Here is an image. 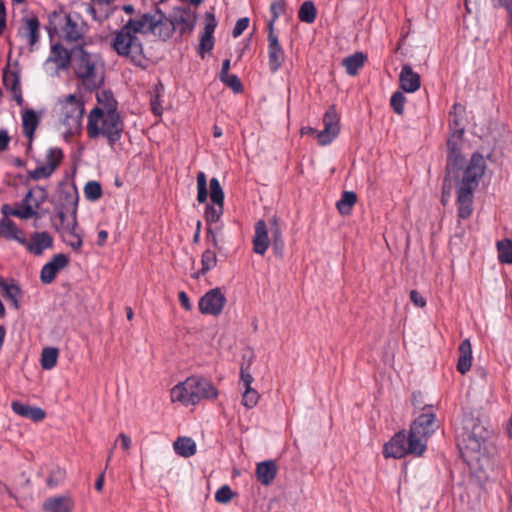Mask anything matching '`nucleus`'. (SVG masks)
Here are the masks:
<instances>
[{
	"label": "nucleus",
	"instance_id": "obj_1",
	"mask_svg": "<svg viewBox=\"0 0 512 512\" xmlns=\"http://www.w3.org/2000/svg\"><path fill=\"white\" fill-rule=\"evenodd\" d=\"M148 34L164 42L173 36V26L159 8L153 12L138 11L135 16L130 17L113 33L111 46L119 56L126 57L134 65L144 68L147 59L139 35Z\"/></svg>",
	"mask_w": 512,
	"mask_h": 512
},
{
	"label": "nucleus",
	"instance_id": "obj_2",
	"mask_svg": "<svg viewBox=\"0 0 512 512\" xmlns=\"http://www.w3.org/2000/svg\"><path fill=\"white\" fill-rule=\"evenodd\" d=\"M486 164L484 157L475 152L472 154L471 159L465 169L461 172V178H456L454 174H448L445 171V176L442 184L441 203L447 205L450 200L452 192V178L457 180L456 194L458 204V217L461 219H468L473 213V199L474 191L479 185V181L484 175Z\"/></svg>",
	"mask_w": 512,
	"mask_h": 512
},
{
	"label": "nucleus",
	"instance_id": "obj_3",
	"mask_svg": "<svg viewBox=\"0 0 512 512\" xmlns=\"http://www.w3.org/2000/svg\"><path fill=\"white\" fill-rule=\"evenodd\" d=\"M72 68L85 91L94 92L104 84L105 63L99 53L88 51L85 45L74 46Z\"/></svg>",
	"mask_w": 512,
	"mask_h": 512
},
{
	"label": "nucleus",
	"instance_id": "obj_4",
	"mask_svg": "<svg viewBox=\"0 0 512 512\" xmlns=\"http://www.w3.org/2000/svg\"><path fill=\"white\" fill-rule=\"evenodd\" d=\"M456 442L460 452L471 459L479 460L488 437L487 429L472 414H463L455 428Z\"/></svg>",
	"mask_w": 512,
	"mask_h": 512
},
{
	"label": "nucleus",
	"instance_id": "obj_5",
	"mask_svg": "<svg viewBox=\"0 0 512 512\" xmlns=\"http://www.w3.org/2000/svg\"><path fill=\"white\" fill-rule=\"evenodd\" d=\"M124 131V122L118 111H104L99 107L92 109L88 115L87 134L95 139L100 135L105 137L109 146L121 139Z\"/></svg>",
	"mask_w": 512,
	"mask_h": 512
},
{
	"label": "nucleus",
	"instance_id": "obj_6",
	"mask_svg": "<svg viewBox=\"0 0 512 512\" xmlns=\"http://www.w3.org/2000/svg\"><path fill=\"white\" fill-rule=\"evenodd\" d=\"M219 392L214 384L207 378L191 376L171 389L172 402L195 405L202 400L216 399Z\"/></svg>",
	"mask_w": 512,
	"mask_h": 512
},
{
	"label": "nucleus",
	"instance_id": "obj_7",
	"mask_svg": "<svg viewBox=\"0 0 512 512\" xmlns=\"http://www.w3.org/2000/svg\"><path fill=\"white\" fill-rule=\"evenodd\" d=\"M425 452V446L419 440L414 439L411 430L396 433L383 447L385 458L400 459L406 455L421 456Z\"/></svg>",
	"mask_w": 512,
	"mask_h": 512
},
{
	"label": "nucleus",
	"instance_id": "obj_8",
	"mask_svg": "<svg viewBox=\"0 0 512 512\" xmlns=\"http://www.w3.org/2000/svg\"><path fill=\"white\" fill-rule=\"evenodd\" d=\"M88 32V24L77 12L59 15L58 35L61 39L77 45H85V35Z\"/></svg>",
	"mask_w": 512,
	"mask_h": 512
},
{
	"label": "nucleus",
	"instance_id": "obj_9",
	"mask_svg": "<svg viewBox=\"0 0 512 512\" xmlns=\"http://www.w3.org/2000/svg\"><path fill=\"white\" fill-rule=\"evenodd\" d=\"M437 427L433 406L426 405L423 407V412L412 422L410 430L414 439L419 440L426 447L427 439L435 432Z\"/></svg>",
	"mask_w": 512,
	"mask_h": 512
},
{
	"label": "nucleus",
	"instance_id": "obj_10",
	"mask_svg": "<svg viewBox=\"0 0 512 512\" xmlns=\"http://www.w3.org/2000/svg\"><path fill=\"white\" fill-rule=\"evenodd\" d=\"M62 123L69 133L77 130L81 126L84 115V103L77 99L74 94L65 97L62 102Z\"/></svg>",
	"mask_w": 512,
	"mask_h": 512
},
{
	"label": "nucleus",
	"instance_id": "obj_11",
	"mask_svg": "<svg viewBox=\"0 0 512 512\" xmlns=\"http://www.w3.org/2000/svg\"><path fill=\"white\" fill-rule=\"evenodd\" d=\"M462 137L451 134L447 140V160L445 170L448 174H454L459 178L465 164V158L461 154Z\"/></svg>",
	"mask_w": 512,
	"mask_h": 512
},
{
	"label": "nucleus",
	"instance_id": "obj_12",
	"mask_svg": "<svg viewBox=\"0 0 512 512\" xmlns=\"http://www.w3.org/2000/svg\"><path fill=\"white\" fill-rule=\"evenodd\" d=\"M323 130L317 132V140L320 145L330 144L340 132L339 116L334 105L330 106L323 116Z\"/></svg>",
	"mask_w": 512,
	"mask_h": 512
},
{
	"label": "nucleus",
	"instance_id": "obj_13",
	"mask_svg": "<svg viewBox=\"0 0 512 512\" xmlns=\"http://www.w3.org/2000/svg\"><path fill=\"white\" fill-rule=\"evenodd\" d=\"M226 297L220 288L207 291L199 300V310L202 314L218 316L226 304Z\"/></svg>",
	"mask_w": 512,
	"mask_h": 512
},
{
	"label": "nucleus",
	"instance_id": "obj_14",
	"mask_svg": "<svg viewBox=\"0 0 512 512\" xmlns=\"http://www.w3.org/2000/svg\"><path fill=\"white\" fill-rule=\"evenodd\" d=\"M167 21L172 24L173 33L178 29L180 34H185L193 31L197 15L189 8H175L172 16H167Z\"/></svg>",
	"mask_w": 512,
	"mask_h": 512
},
{
	"label": "nucleus",
	"instance_id": "obj_15",
	"mask_svg": "<svg viewBox=\"0 0 512 512\" xmlns=\"http://www.w3.org/2000/svg\"><path fill=\"white\" fill-rule=\"evenodd\" d=\"M56 197L58 206L65 208L67 212H71L72 217L76 218L79 200L76 186L60 184Z\"/></svg>",
	"mask_w": 512,
	"mask_h": 512
},
{
	"label": "nucleus",
	"instance_id": "obj_16",
	"mask_svg": "<svg viewBox=\"0 0 512 512\" xmlns=\"http://www.w3.org/2000/svg\"><path fill=\"white\" fill-rule=\"evenodd\" d=\"M69 265V257L66 254L59 253L54 255L41 269L40 280L43 284L52 283L57 274Z\"/></svg>",
	"mask_w": 512,
	"mask_h": 512
},
{
	"label": "nucleus",
	"instance_id": "obj_17",
	"mask_svg": "<svg viewBox=\"0 0 512 512\" xmlns=\"http://www.w3.org/2000/svg\"><path fill=\"white\" fill-rule=\"evenodd\" d=\"M268 58L269 69L272 73L279 70L285 59L284 51L274 31L268 32Z\"/></svg>",
	"mask_w": 512,
	"mask_h": 512
},
{
	"label": "nucleus",
	"instance_id": "obj_18",
	"mask_svg": "<svg viewBox=\"0 0 512 512\" xmlns=\"http://www.w3.org/2000/svg\"><path fill=\"white\" fill-rule=\"evenodd\" d=\"M206 24L203 30V33L200 38V43L198 46V54L201 58L205 57L207 52H210L214 47V36L213 33L217 26V22L215 19V15L211 12H207L205 15Z\"/></svg>",
	"mask_w": 512,
	"mask_h": 512
},
{
	"label": "nucleus",
	"instance_id": "obj_19",
	"mask_svg": "<svg viewBox=\"0 0 512 512\" xmlns=\"http://www.w3.org/2000/svg\"><path fill=\"white\" fill-rule=\"evenodd\" d=\"M53 237L48 232H34L27 240L25 248L32 254L40 256L53 246Z\"/></svg>",
	"mask_w": 512,
	"mask_h": 512
},
{
	"label": "nucleus",
	"instance_id": "obj_20",
	"mask_svg": "<svg viewBox=\"0 0 512 512\" xmlns=\"http://www.w3.org/2000/svg\"><path fill=\"white\" fill-rule=\"evenodd\" d=\"M399 83L402 90L413 93L421 86L420 75L413 71L410 64H404L399 75Z\"/></svg>",
	"mask_w": 512,
	"mask_h": 512
},
{
	"label": "nucleus",
	"instance_id": "obj_21",
	"mask_svg": "<svg viewBox=\"0 0 512 512\" xmlns=\"http://www.w3.org/2000/svg\"><path fill=\"white\" fill-rule=\"evenodd\" d=\"M49 60L55 62L60 69H68L74 61V47L69 51L61 43L52 45Z\"/></svg>",
	"mask_w": 512,
	"mask_h": 512
},
{
	"label": "nucleus",
	"instance_id": "obj_22",
	"mask_svg": "<svg viewBox=\"0 0 512 512\" xmlns=\"http://www.w3.org/2000/svg\"><path fill=\"white\" fill-rule=\"evenodd\" d=\"M45 512H72L74 501L68 495L47 498L42 505Z\"/></svg>",
	"mask_w": 512,
	"mask_h": 512
},
{
	"label": "nucleus",
	"instance_id": "obj_23",
	"mask_svg": "<svg viewBox=\"0 0 512 512\" xmlns=\"http://www.w3.org/2000/svg\"><path fill=\"white\" fill-rule=\"evenodd\" d=\"M268 229L266 222L262 219L255 224V234L253 237V251L256 254L264 255L269 247Z\"/></svg>",
	"mask_w": 512,
	"mask_h": 512
},
{
	"label": "nucleus",
	"instance_id": "obj_24",
	"mask_svg": "<svg viewBox=\"0 0 512 512\" xmlns=\"http://www.w3.org/2000/svg\"><path fill=\"white\" fill-rule=\"evenodd\" d=\"M11 409L15 414L34 422H41L46 416V413L42 408L34 407L19 401H13L11 403Z\"/></svg>",
	"mask_w": 512,
	"mask_h": 512
},
{
	"label": "nucleus",
	"instance_id": "obj_25",
	"mask_svg": "<svg viewBox=\"0 0 512 512\" xmlns=\"http://www.w3.org/2000/svg\"><path fill=\"white\" fill-rule=\"evenodd\" d=\"M3 84L7 90L12 92L13 99L17 104L20 106L23 105L24 99L22 96L19 74L15 71L9 70L8 67L5 68L3 71Z\"/></svg>",
	"mask_w": 512,
	"mask_h": 512
},
{
	"label": "nucleus",
	"instance_id": "obj_26",
	"mask_svg": "<svg viewBox=\"0 0 512 512\" xmlns=\"http://www.w3.org/2000/svg\"><path fill=\"white\" fill-rule=\"evenodd\" d=\"M23 24L19 29V35L27 39L30 46L35 45L39 40L40 22L36 16L23 18Z\"/></svg>",
	"mask_w": 512,
	"mask_h": 512
},
{
	"label": "nucleus",
	"instance_id": "obj_27",
	"mask_svg": "<svg viewBox=\"0 0 512 512\" xmlns=\"http://www.w3.org/2000/svg\"><path fill=\"white\" fill-rule=\"evenodd\" d=\"M277 471L276 462L274 460H266L257 464L255 475L262 485L269 486L274 481Z\"/></svg>",
	"mask_w": 512,
	"mask_h": 512
},
{
	"label": "nucleus",
	"instance_id": "obj_28",
	"mask_svg": "<svg viewBox=\"0 0 512 512\" xmlns=\"http://www.w3.org/2000/svg\"><path fill=\"white\" fill-rule=\"evenodd\" d=\"M40 124V118L33 109H26L22 113V130L23 134L29 139L27 150L32 147L34 133Z\"/></svg>",
	"mask_w": 512,
	"mask_h": 512
},
{
	"label": "nucleus",
	"instance_id": "obj_29",
	"mask_svg": "<svg viewBox=\"0 0 512 512\" xmlns=\"http://www.w3.org/2000/svg\"><path fill=\"white\" fill-rule=\"evenodd\" d=\"M464 113L465 108L460 104H454L452 107V111H450L449 115V128L451 134L463 136L465 127H464Z\"/></svg>",
	"mask_w": 512,
	"mask_h": 512
},
{
	"label": "nucleus",
	"instance_id": "obj_30",
	"mask_svg": "<svg viewBox=\"0 0 512 512\" xmlns=\"http://www.w3.org/2000/svg\"><path fill=\"white\" fill-rule=\"evenodd\" d=\"M458 351L457 370L461 374H465L470 370L472 365V347L469 339H465L460 343Z\"/></svg>",
	"mask_w": 512,
	"mask_h": 512
},
{
	"label": "nucleus",
	"instance_id": "obj_31",
	"mask_svg": "<svg viewBox=\"0 0 512 512\" xmlns=\"http://www.w3.org/2000/svg\"><path fill=\"white\" fill-rule=\"evenodd\" d=\"M77 220L76 218L72 217L71 222H67L66 225V233L67 236L64 238V241L69 245L73 250L78 251L82 245V235L80 232L77 231Z\"/></svg>",
	"mask_w": 512,
	"mask_h": 512
},
{
	"label": "nucleus",
	"instance_id": "obj_32",
	"mask_svg": "<svg viewBox=\"0 0 512 512\" xmlns=\"http://www.w3.org/2000/svg\"><path fill=\"white\" fill-rule=\"evenodd\" d=\"M366 59L367 57L363 52H355L345 57L342 60V65L345 67L348 75L355 76L358 74L359 69L364 66Z\"/></svg>",
	"mask_w": 512,
	"mask_h": 512
},
{
	"label": "nucleus",
	"instance_id": "obj_33",
	"mask_svg": "<svg viewBox=\"0 0 512 512\" xmlns=\"http://www.w3.org/2000/svg\"><path fill=\"white\" fill-rule=\"evenodd\" d=\"M175 452L185 458L193 456L196 453V444L189 437H178L173 444Z\"/></svg>",
	"mask_w": 512,
	"mask_h": 512
},
{
	"label": "nucleus",
	"instance_id": "obj_34",
	"mask_svg": "<svg viewBox=\"0 0 512 512\" xmlns=\"http://www.w3.org/2000/svg\"><path fill=\"white\" fill-rule=\"evenodd\" d=\"M357 202V195L353 191H344L336 207L341 215H349Z\"/></svg>",
	"mask_w": 512,
	"mask_h": 512
},
{
	"label": "nucleus",
	"instance_id": "obj_35",
	"mask_svg": "<svg viewBox=\"0 0 512 512\" xmlns=\"http://www.w3.org/2000/svg\"><path fill=\"white\" fill-rule=\"evenodd\" d=\"M2 296L11 303L15 309H19V299L22 296L21 288L17 284H7L4 282Z\"/></svg>",
	"mask_w": 512,
	"mask_h": 512
},
{
	"label": "nucleus",
	"instance_id": "obj_36",
	"mask_svg": "<svg viewBox=\"0 0 512 512\" xmlns=\"http://www.w3.org/2000/svg\"><path fill=\"white\" fill-rule=\"evenodd\" d=\"M217 264V256L215 251L206 249L201 256L202 268L197 273L193 274V278H199L200 275H205L208 271L213 269Z\"/></svg>",
	"mask_w": 512,
	"mask_h": 512
},
{
	"label": "nucleus",
	"instance_id": "obj_37",
	"mask_svg": "<svg viewBox=\"0 0 512 512\" xmlns=\"http://www.w3.org/2000/svg\"><path fill=\"white\" fill-rule=\"evenodd\" d=\"M55 171V166L40 165L34 170L28 171V176L23 180L25 186L29 185V181L32 179L38 181L42 178H49Z\"/></svg>",
	"mask_w": 512,
	"mask_h": 512
},
{
	"label": "nucleus",
	"instance_id": "obj_38",
	"mask_svg": "<svg viewBox=\"0 0 512 512\" xmlns=\"http://www.w3.org/2000/svg\"><path fill=\"white\" fill-rule=\"evenodd\" d=\"M316 16L317 10L314 3L310 0L303 2L298 11V18L300 21L311 24L315 21Z\"/></svg>",
	"mask_w": 512,
	"mask_h": 512
},
{
	"label": "nucleus",
	"instance_id": "obj_39",
	"mask_svg": "<svg viewBox=\"0 0 512 512\" xmlns=\"http://www.w3.org/2000/svg\"><path fill=\"white\" fill-rule=\"evenodd\" d=\"M224 205L223 204H208L205 208V221L207 227H212L213 223L219 222L221 216L223 215Z\"/></svg>",
	"mask_w": 512,
	"mask_h": 512
},
{
	"label": "nucleus",
	"instance_id": "obj_40",
	"mask_svg": "<svg viewBox=\"0 0 512 512\" xmlns=\"http://www.w3.org/2000/svg\"><path fill=\"white\" fill-rule=\"evenodd\" d=\"M59 351L55 347H45L41 353V366L43 369L50 370L57 364Z\"/></svg>",
	"mask_w": 512,
	"mask_h": 512
},
{
	"label": "nucleus",
	"instance_id": "obj_41",
	"mask_svg": "<svg viewBox=\"0 0 512 512\" xmlns=\"http://www.w3.org/2000/svg\"><path fill=\"white\" fill-rule=\"evenodd\" d=\"M498 260L503 264H512V241L503 239L497 242Z\"/></svg>",
	"mask_w": 512,
	"mask_h": 512
},
{
	"label": "nucleus",
	"instance_id": "obj_42",
	"mask_svg": "<svg viewBox=\"0 0 512 512\" xmlns=\"http://www.w3.org/2000/svg\"><path fill=\"white\" fill-rule=\"evenodd\" d=\"M210 199L214 204L224 205V192L217 178L210 179Z\"/></svg>",
	"mask_w": 512,
	"mask_h": 512
},
{
	"label": "nucleus",
	"instance_id": "obj_43",
	"mask_svg": "<svg viewBox=\"0 0 512 512\" xmlns=\"http://www.w3.org/2000/svg\"><path fill=\"white\" fill-rule=\"evenodd\" d=\"M97 100L104 106V111H118L117 101L115 100L112 91L104 90L97 95Z\"/></svg>",
	"mask_w": 512,
	"mask_h": 512
},
{
	"label": "nucleus",
	"instance_id": "obj_44",
	"mask_svg": "<svg viewBox=\"0 0 512 512\" xmlns=\"http://www.w3.org/2000/svg\"><path fill=\"white\" fill-rule=\"evenodd\" d=\"M84 194L86 199L96 201L102 196V187L97 181H89L84 187Z\"/></svg>",
	"mask_w": 512,
	"mask_h": 512
},
{
	"label": "nucleus",
	"instance_id": "obj_45",
	"mask_svg": "<svg viewBox=\"0 0 512 512\" xmlns=\"http://www.w3.org/2000/svg\"><path fill=\"white\" fill-rule=\"evenodd\" d=\"M285 4L283 0H275L270 5L271 20L268 23V32L274 31V22L284 13Z\"/></svg>",
	"mask_w": 512,
	"mask_h": 512
},
{
	"label": "nucleus",
	"instance_id": "obj_46",
	"mask_svg": "<svg viewBox=\"0 0 512 512\" xmlns=\"http://www.w3.org/2000/svg\"><path fill=\"white\" fill-rule=\"evenodd\" d=\"M208 197L207 179L204 172L197 174V200L199 203H205Z\"/></svg>",
	"mask_w": 512,
	"mask_h": 512
},
{
	"label": "nucleus",
	"instance_id": "obj_47",
	"mask_svg": "<svg viewBox=\"0 0 512 512\" xmlns=\"http://www.w3.org/2000/svg\"><path fill=\"white\" fill-rule=\"evenodd\" d=\"M259 397L260 395L255 389L252 387L246 388L242 395V405L247 409H251L257 405Z\"/></svg>",
	"mask_w": 512,
	"mask_h": 512
},
{
	"label": "nucleus",
	"instance_id": "obj_48",
	"mask_svg": "<svg viewBox=\"0 0 512 512\" xmlns=\"http://www.w3.org/2000/svg\"><path fill=\"white\" fill-rule=\"evenodd\" d=\"M64 155L60 148L52 147L49 148L46 154V165L55 166V170L60 165Z\"/></svg>",
	"mask_w": 512,
	"mask_h": 512
},
{
	"label": "nucleus",
	"instance_id": "obj_49",
	"mask_svg": "<svg viewBox=\"0 0 512 512\" xmlns=\"http://www.w3.org/2000/svg\"><path fill=\"white\" fill-rule=\"evenodd\" d=\"M271 235H272V246H273L274 254L277 257L282 258L283 254H284V246H285L284 240L282 237V230L275 229V231L272 232Z\"/></svg>",
	"mask_w": 512,
	"mask_h": 512
},
{
	"label": "nucleus",
	"instance_id": "obj_50",
	"mask_svg": "<svg viewBox=\"0 0 512 512\" xmlns=\"http://www.w3.org/2000/svg\"><path fill=\"white\" fill-rule=\"evenodd\" d=\"M405 102L406 98L400 91L394 92L390 98V105L393 111L398 115L403 114Z\"/></svg>",
	"mask_w": 512,
	"mask_h": 512
},
{
	"label": "nucleus",
	"instance_id": "obj_51",
	"mask_svg": "<svg viewBox=\"0 0 512 512\" xmlns=\"http://www.w3.org/2000/svg\"><path fill=\"white\" fill-rule=\"evenodd\" d=\"M16 229L17 225L12 220L3 218L1 221L0 237L10 240Z\"/></svg>",
	"mask_w": 512,
	"mask_h": 512
},
{
	"label": "nucleus",
	"instance_id": "obj_52",
	"mask_svg": "<svg viewBox=\"0 0 512 512\" xmlns=\"http://www.w3.org/2000/svg\"><path fill=\"white\" fill-rule=\"evenodd\" d=\"M234 492L228 485H223L215 493V500L219 503H228L234 497Z\"/></svg>",
	"mask_w": 512,
	"mask_h": 512
},
{
	"label": "nucleus",
	"instance_id": "obj_53",
	"mask_svg": "<svg viewBox=\"0 0 512 512\" xmlns=\"http://www.w3.org/2000/svg\"><path fill=\"white\" fill-rule=\"evenodd\" d=\"M226 86L231 88L235 93H241L243 91V85L235 74H229L224 77V79H220Z\"/></svg>",
	"mask_w": 512,
	"mask_h": 512
},
{
	"label": "nucleus",
	"instance_id": "obj_54",
	"mask_svg": "<svg viewBox=\"0 0 512 512\" xmlns=\"http://www.w3.org/2000/svg\"><path fill=\"white\" fill-rule=\"evenodd\" d=\"M30 190L33 191L35 208H39L47 200L48 191L40 185H36Z\"/></svg>",
	"mask_w": 512,
	"mask_h": 512
},
{
	"label": "nucleus",
	"instance_id": "obj_55",
	"mask_svg": "<svg viewBox=\"0 0 512 512\" xmlns=\"http://www.w3.org/2000/svg\"><path fill=\"white\" fill-rule=\"evenodd\" d=\"M17 209V217L20 219H30L34 216H37V209L34 205H22Z\"/></svg>",
	"mask_w": 512,
	"mask_h": 512
},
{
	"label": "nucleus",
	"instance_id": "obj_56",
	"mask_svg": "<svg viewBox=\"0 0 512 512\" xmlns=\"http://www.w3.org/2000/svg\"><path fill=\"white\" fill-rule=\"evenodd\" d=\"M250 365H251V362L249 361V363L246 367H244V365H242L240 368V380H241V383H242L244 389L251 388V385L254 381V378L249 371Z\"/></svg>",
	"mask_w": 512,
	"mask_h": 512
},
{
	"label": "nucleus",
	"instance_id": "obj_57",
	"mask_svg": "<svg viewBox=\"0 0 512 512\" xmlns=\"http://www.w3.org/2000/svg\"><path fill=\"white\" fill-rule=\"evenodd\" d=\"M65 472L62 469H56L51 471L47 478V485L49 487H56L64 479Z\"/></svg>",
	"mask_w": 512,
	"mask_h": 512
},
{
	"label": "nucleus",
	"instance_id": "obj_58",
	"mask_svg": "<svg viewBox=\"0 0 512 512\" xmlns=\"http://www.w3.org/2000/svg\"><path fill=\"white\" fill-rule=\"evenodd\" d=\"M248 25H249V18L243 17V18L238 19L233 28V31H232L233 37H235V38L239 37L244 32V30H246Z\"/></svg>",
	"mask_w": 512,
	"mask_h": 512
},
{
	"label": "nucleus",
	"instance_id": "obj_59",
	"mask_svg": "<svg viewBox=\"0 0 512 512\" xmlns=\"http://www.w3.org/2000/svg\"><path fill=\"white\" fill-rule=\"evenodd\" d=\"M150 106H151V110H152V112H153V114L155 116H161L162 115L163 108H162L161 103H160V95L159 94H156V95L151 97V99H150Z\"/></svg>",
	"mask_w": 512,
	"mask_h": 512
},
{
	"label": "nucleus",
	"instance_id": "obj_60",
	"mask_svg": "<svg viewBox=\"0 0 512 512\" xmlns=\"http://www.w3.org/2000/svg\"><path fill=\"white\" fill-rule=\"evenodd\" d=\"M410 300L417 307H424L426 305V301L423 296L417 290L410 291Z\"/></svg>",
	"mask_w": 512,
	"mask_h": 512
},
{
	"label": "nucleus",
	"instance_id": "obj_61",
	"mask_svg": "<svg viewBox=\"0 0 512 512\" xmlns=\"http://www.w3.org/2000/svg\"><path fill=\"white\" fill-rule=\"evenodd\" d=\"M207 235L212 243L213 248L220 251L222 249V246L220 245L216 232L212 227H207Z\"/></svg>",
	"mask_w": 512,
	"mask_h": 512
},
{
	"label": "nucleus",
	"instance_id": "obj_62",
	"mask_svg": "<svg viewBox=\"0 0 512 512\" xmlns=\"http://www.w3.org/2000/svg\"><path fill=\"white\" fill-rule=\"evenodd\" d=\"M10 240L17 241L19 244L25 247L28 239L26 238L24 231L17 227Z\"/></svg>",
	"mask_w": 512,
	"mask_h": 512
},
{
	"label": "nucleus",
	"instance_id": "obj_63",
	"mask_svg": "<svg viewBox=\"0 0 512 512\" xmlns=\"http://www.w3.org/2000/svg\"><path fill=\"white\" fill-rule=\"evenodd\" d=\"M178 299H179V302H180L181 306L186 311H190L192 309V304H191V302L189 300V297H188L186 292H184V291L179 292Z\"/></svg>",
	"mask_w": 512,
	"mask_h": 512
},
{
	"label": "nucleus",
	"instance_id": "obj_64",
	"mask_svg": "<svg viewBox=\"0 0 512 512\" xmlns=\"http://www.w3.org/2000/svg\"><path fill=\"white\" fill-rule=\"evenodd\" d=\"M1 213L3 214L4 218H8L9 216L17 217V209L11 207L9 204L2 205Z\"/></svg>",
	"mask_w": 512,
	"mask_h": 512
}]
</instances>
